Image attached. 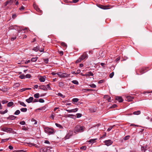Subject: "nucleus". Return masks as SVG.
I'll list each match as a JSON object with an SVG mask.
<instances>
[{
    "label": "nucleus",
    "mask_w": 152,
    "mask_h": 152,
    "mask_svg": "<svg viewBox=\"0 0 152 152\" xmlns=\"http://www.w3.org/2000/svg\"><path fill=\"white\" fill-rule=\"evenodd\" d=\"M85 129L84 126H81L80 125H76L74 129V132L75 134L78 132H83Z\"/></svg>",
    "instance_id": "1"
},
{
    "label": "nucleus",
    "mask_w": 152,
    "mask_h": 152,
    "mask_svg": "<svg viewBox=\"0 0 152 152\" xmlns=\"http://www.w3.org/2000/svg\"><path fill=\"white\" fill-rule=\"evenodd\" d=\"M88 57V55L87 53V52H84L81 56L77 59L75 61L76 63H77L80 62L81 61L84 59H87Z\"/></svg>",
    "instance_id": "2"
},
{
    "label": "nucleus",
    "mask_w": 152,
    "mask_h": 152,
    "mask_svg": "<svg viewBox=\"0 0 152 152\" xmlns=\"http://www.w3.org/2000/svg\"><path fill=\"white\" fill-rule=\"evenodd\" d=\"M44 130L45 132L49 135L53 134L54 133L53 129L52 128L46 127L45 128Z\"/></svg>",
    "instance_id": "3"
},
{
    "label": "nucleus",
    "mask_w": 152,
    "mask_h": 152,
    "mask_svg": "<svg viewBox=\"0 0 152 152\" xmlns=\"http://www.w3.org/2000/svg\"><path fill=\"white\" fill-rule=\"evenodd\" d=\"M1 130L3 132L10 133L11 132V131H12V129L7 127H3L1 129Z\"/></svg>",
    "instance_id": "4"
},
{
    "label": "nucleus",
    "mask_w": 152,
    "mask_h": 152,
    "mask_svg": "<svg viewBox=\"0 0 152 152\" xmlns=\"http://www.w3.org/2000/svg\"><path fill=\"white\" fill-rule=\"evenodd\" d=\"M105 145L109 146L111 145L113 143V142L110 140H106L104 141Z\"/></svg>",
    "instance_id": "5"
},
{
    "label": "nucleus",
    "mask_w": 152,
    "mask_h": 152,
    "mask_svg": "<svg viewBox=\"0 0 152 152\" xmlns=\"http://www.w3.org/2000/svg\"><path fill=\"white\" fill-rule=\"evenodd\" d=\"M94 75V74L93 73L91 72H89L87 73L85 75H82L83 76L87 77H89L90 76H93Z\"/></svg>",
    "instance_id": "6"
},
{
    "label": "nucleus",
    "mask_w": 152,
    "mask_h": 152,
    "mask_svg": "<svg viewBox=\"0 0 152 152\" xmlns=\"http://www.w3.org/2000/svg\"><path fill=\"white\" fill-rule=\"evenodd\" d=\"M66 110L68 112V113L75 112L77 111L78 109L77 108H76L71 110L66 109Z\"/></svg>",
    "instance_id": "7"
},
{
    "label": "nucleus",
    "mask_w": 152,
    "mask_h": 152,
    "mask_svg": "<svg viewBox=\"0 0 152 152\" xmlns=\"http://www.w3.org/2000/svg\"><path fill=\"white\" fill-rule=\"evenodd\" d=\"M126 100L128 102H130L133 99H134V97H131L130 96H126Z\"/></svg>",
    "instance_id": "8"
},
{
    "label": "nucleus",
    "mask_w": 152,
    "mask_h": 152,
    "mask_svg": "<svg viewBox=\"0 0 152 152\" xmlns=\"http://www.w3.org/2000/svg\"><path fill=\"white\" fill-rule=\"evenodd\" d=\"M70 76V74L65 73H62L61 77H67Z\"/></svg>",
    "instance_id": "9"
},
{
    "label": "nucleus",
    "mask_w": 152,
    "mask_h": 152,
    "mask_svg": "<svg viewBox=\"0 0 152 152\" xmlns=\"http://www.w3.org/2000/svg\"><path fill=\"white\" fill-rule=\"evenodd\" d=\"M46 77L45 76H40L39 78V80L41 82H44L45 80Z\"/></svg>",
    "instance_id": "10"
},
{
    "label": "nucleus",
    "mask_w": 152,
    "mask_h": 152,
    "mask_svg": "<svg viewBox=\"0 0 152 152\" xmlns=\"http://www.w3.org/2000/svg\"><path fill=\"white\" fill-rule=\"evenodd\" d=\"M33 99V97H30L28 99H26V101L28 103H30L32 102Z\"/></svg>",
    "instance_id": "11"
},
{
    "label": "nucleus",
    "mask_w": 152,
    "mask_h": 152,
    "mask_svg": "<svg viewBox=\"0 0 152 152\" xmlns=\"http://www.w3.org/2000/svg\"><path fill=\"white\" fill-rule=\"evenodd\" d=\"M115 99L116 100L120 102H122L123 101L122 98L119 96H117L116 97Z\"/></svg>",
    "instance_id": "12"
},
{
    "label": "nucleus",
    "mask_w": 152,
    "mask_h": 152,
    "mask_svg": "<svg viewBox=\"0 0 152 152\" xmlns=\"http://www.w3.org/2000/svg\"><path fill=\"white\" fill-rule=\"evenodd\" d=\"M98 7L99 8H100L102 9H104V10H106V9H108L107 7L106 6H103L102 5H99L98 6Z\"/></svg>",
    "instance_id": "13"
},
{
    "label": "nucleus",
    "mask_w": 152,
    "mask_h": 152,
    "mask_svg": "<svg viewBox=\"0 0 152 152\" xmlns=\"http://www.w3.org/2000/svg\"><path fill=\"white\" fill-rule=\"evenodd\" d=\"M39 89L45 91L47 90L46 87L44 85H42L39 86Z\"/></svg>",
    "instance_id": "14"
},
{
    "label": "nucleus",
    "mask_w": 152,
    "mask_h": 152,
    "mask_svg": "<svg viewBox=\"0 0 152 152\" xmlns=\"http://www.w3.org/2000/svg\"><path fill=\"white\" fill-rule=\"evenodd\" d=\"M16 118V117L13 115H11L9 116V117L7 118L10 120H14Z\"/></svg>",
    "instance_id": "15"
},
{
    "label": "nucleus",
    "mask_w": 152,
    "mask_h": 152,
    "mask_svg": "<svg viewBox=\"0 0 152 152\" xmlns=\"http://www.w3.org/2000/svg\"><path fill=\"white\" fill-rule=\"evenodd\" d=\"M79 100V99L77 98H73L72 99V102L73 104H75V103L77 102Z\"/></svg>",
    "instance_id": "16"
},
{
    "label": "nucleus",
    "mask_w": 152,
    "mask_h": 152,
    "mask_svg": "<svg viewBox=\"0 0 152 152\" xmlns=\"http://www.w3.org/2000/svg\"><path fill=\"white\" fill-rule=\"evenodd\" d=\"M38 57L32 58L31 59V61L32 62H36L37 60Z\"/></svg>",
    "instance_id": "17"
},
{
    "label": "nucleus",
    "mask_w": 152,
    "mask_h": 152,
    "mask_svg": "<svg viewBox=\"0 0 152 152\" xmlns=\"http://www.w3.org/2000/svg\"><path fill=\"white\" fill-rule=\"evenodd\" d=\"M55 125L56 126L58 127L60 129H63V127L62 125L58 123H56Z\"/></svg>",
    "instance_id": "18"
},
{
    "label": "nucleus",
    "mask_w": 152,
    "mask_h": 152,
    "mask_svg": "<svg viewBox=\"0 0 152 152\" xmlns=\"http://www.w3.org/2000/svg\"><path fill=\"white\" fill-rule=\"evenodd\" d=\"M141 112L140 111L138 110L134 112L133 114L135 115H139L140 114Z\"/></svg>",
    "instance_id": "19"
},
{
    "label": "nucleus",
    "mask_w": 152,
    "mask_h": 152,
    "mask_svg": "<svg viewBox=\"0 0 152 152\" xmlns=\"http://www.w3.org/2000/svg\"><path fill=\"white\" fill-rule=\"evenodd\" d=\"M14 103L12 102H10L8 103L7 104V106L8 107H10L12 106L13 105V104Z\"/></svg>",
    "instance_id": "20"
},
{
    "label": "nucleus",
    "mask_w": 152,
    "mask_h": 152,
    "mask_svg": "<svg viewBox=\"0 0 152 152\" xmlns=\"http://www.w3.org/2000/svg\"><path fill=\"white\" fill-rule=\"evenodd\" d=\"M20 85V84L19 83H16L14 85L13 87L14 88H16L18 87Z\"/></svg>",
    "instance_id": "21"
},
{
    "label": "nucleus",
    "mask_w": 152,
    "mask_h": 152,
    "mask_svg": "<svg viewBox=\"0 0 152 152\" xmlns=\"http://www.w3.org/2000/svg\"><path fill=\"white\" fill-rule=\"evenodd\" d=\"M39 46H37L36 47L34 48H33V50L36 52H37L39 50Z\"/></svg>",
    "instance_id": "22"
},
{
    "label": "nucleus",
    "mask_w": 152,
    "mask_h": 152,
    "mask_svg": "<svg viewBox=\"0 0 152 152\" xmlns=\"http://www.w3.org/2000/svg\"><path fill=\"white\" fill-rule=\"evenodd\" d=\"M20 110L22 112H26L27 111V108H22L20 109Z\"/></svg>",
    "instance_id": "23"
},
{
    "label": "nucleus",
    "mask_w": 152,
    "mask_h": 152,
    "mask_svg": "<svg viewBox=\"0 0 152 152\" xmlns=\"http://www.w3.org/2000/svg\"><path fill=\"white\" fill-rule=\"evenodd\" d=\"M19 103L20 104V105L23 107H25L26 106V105L23 102L19 101Z\"/></svg>",
    "instance_id": "24"
},
{
    "label": "nucleus",
    "mask_w": 152,
    "mask_h": 152,
    "mask_svg": "<svg viewBox=\"0 0 152 152\" xmlns=\"http://www.w3.org/2000/svg\"><path fill=\"white\" fill-rule=\"evenodd\" d=\"M97 140V139H94L90 140L88 141V142L90 143H93L95 142H96V140Z\"/></svg>",
    "instance_id": "25"
},
{
    "label": "nucleus",
    "mask_w": 152,
    "mask_h": 152,
    "mask_svg": "<svg viewBox=\"0 0 152 152\" xmlns=\"http://www.w3.org/2000/svg\"><path fill=\"white\" fill-rule=\"evenodd\" d=\"M89 86L93 88H95L96 87V86L94 83L90 84Z\"/></svg>",
    "instance_id": "26"
},
{
    "label": "nucleus",
    "mask_w": 152,
    "mask_h": 152,
    "mask_svg": "<svg viewBox=\"0 0 152 152\" xmlns=\"http://www.w3.org/2000/svg\"><path fill=\"white\" fill-rule=\"evenodd\" d=\"M72 83L76 85H78L79 84V83L78 81L76 80H73L72 81Z\"/></svg>",
    "instance_id": "27"
},
{
    "label": "nucleus",
    "mask_w": 152,
    "mask_h": 152,
    "mask_svg": "<svg viewBox=\"0 0 152 152\" xmlns=\"http://www.w3.org/2000/svg\"><path fill=\"white\" fill-rule=\"evenodd\" d=\"M34 96L35 98H38L39 97V94L38 93L35 94L34 95Z\"/></svg>",
    "instance_id": "28"
},
{
    "label": "nucleus",
    "mask_w": 152,
    "mask_h": 152,
    "mask_svg": "<svg viewBox=\"0 0 152 152\" xmlns=\"http://www.w3.org/2000/svg\"><path fill=\"white\" fill-rule=\"evenodd\" d=\"M61 46H63V47H64L65 48H66L67 47V45L64 42H62L61 43Z\"/></svg>",
    "instance_id": "29"
},
{
    "label": "nucleus",
    "mask_w": 152,
    "mask_h": 152,
    "mask_svg": "<svg viewBox=\"0 0 152 152\" xmlns=\"http://www.w3.org/2000/svg\"><path fill=\"white\" fill-rule=\"evenodd\" d=\"M58 95L59 96L63 98H64L65 97V96L63 95L61 93H59L58 94Z\"/></svg>",
    "instance_id": "30"
},
{
    "label": "nucleus",
    "mask_w": 152,
    "mask_h": 152,
    "mask_svg": "<svg viewBox=\"0 0 152 152\" xmlns=\"http://www.w3.org/2000/svg\"><path fill=\"white\" fill-rule=\"evenodd\" d=\"M20 113V111L19 110H17L14 113V114L18 115Z\"/></svg>",
    "instance_id": "31"
},
{
    "label": "nucleus",
    "mask_w": 152,
    "mask_h": 152,
    "mask_svg": "<svg viewBox=\"0 0 152 152\" xmlns=\"http://www.w3.org/2000/svg\"><path fill=\"white\" fill-rule=\"evenodd\" d=\"M31 77V75L30 74H28L25 75V78H30Z\"/></svg>",
    "instance_id": "32"
},
{
    "label": "nucleus",
    "mask_w": 152,
    "mask_h": 152,
    "mask_svg": "<svg viewBox=\"0 0 152 152\" xmlns=\"http://www.w3.org/2000/svg\"><path fill=\"white\" fill-rule=\"evenodd\" d=\"M130 137V136L129 135L126 136L124 137L123 139L124 140H127L129 139Z\"/></svg>",
    "instance_id": "33"
},
{
    "label": "nucleus",
    "mask_w": 152,
    "mask_h": 152,
    "mask_svg": "<svg viewBox=\"0 0 152 152\" xmlns=\"http://www.w3.org/2000/svg\"><path fill=\"white\" fill-rule=\"evenodd\" d=\"M68 133L71 136L73 134V132L72 130H69Z\"/></svg>",
    "instance_id": "34"
},
{
    "label": "nucleus",
    "mask_w": 152,
    "mask_h": 152,
    "mask_svg": "<svg viewBox=\"0 0 152 152\" xmlns=\"http://www.w3.org/2000/svg\"><path fill=\"white\" fill-rule=\"evenodd\" d=\"M76 115V117L77 118H79L81 117L82 116V114L81 113H77Z\"/></svg>",
    "instance_id": "35"
},
{
    "label": "nucleus",
    "mask_w": 152,
    "mask_h": 152,
    "mask_svg": "<svg viewBox=\"0 0 152 152\" xmlns=\"http://www.w3.org/2000/svg\"><path fill=\"white\" fill-rule=\"evenodd\" d=\"M71 136L68 133L65 137V138L66 139H68Z\"/></svg>",
    "instance_id": "36"
},
{
    "label": "nucleus",
    "mask_w": 152,
    "mask_h": 152,
    "mask_svg": "<svg viewBox=\"0 0 152 152\" xmlns=\"http://www.w3.org/2000/svg\"><path fill=\"white\" fill-rule=\"evenodd\" d=\"M59 86L61 87H63L64 86V83L62 82H60L59 83Z\"/></svg>",
    "instance_id": "37"
},
{
    "label": "nucleus",
    "mask_w": 152,
    "mask_h": 152,
    "mask_svg": "<svg viewBox=\"0 0 152 152\" xmlns=\"http://www.w3.org/2000/svg\"><path fill=\"white\" fill-rule=\"evenodd\" d=\"M9 138H7V139H2L1 140V142H4L6 141H8V140H9Z\"/></svg>",
    "instance_id": "38"
},
{
    "label": "nucleus",
    "mask_w": 152,
    "mask_h": 152,
    "mask_svg": "<svg viewBox=\"0 0 152 152\" xmlns=\"http://www.w3.org/2000/svg\"><path fill=\"white\" fill-rule=\"evenodd\" d=\"M19 77L21 79H24L25 78V75H22L19 76Z\"/></svg>",
    "instance_id": "39"
},
{
    "label": "nucleus",
    "mask_w": 152,
    "mask_h": 152,
    "mask_svg": "<svg viewBox=\"0 0 152 152\" xmlns=\"http://www.w3.org/2000/svg\"><path fill=\"white\" fill-rule=\"evenodd\" d=\"M80 149L85 150L86 149V146H83L82 147H80Z\"/></svg>",
    "instance_id": "40"
},
{
    "label": "nucleus",
    "mask_w": 152,
    "mask_h": 152,
    "mask_svg": "<svg viewBox=\"0 0 152 152\" xmlns=\"http://www.w3.org/2000/svg\"><path fill=\"white\" fill-rule=\"evenodd\" d=\"M55 116V114L54 113H53L50 116V117L52 118V119L54 120V117Z\"/></svg>",
    "instance_id": "41"
},
{
    "label": "nucleus",
    "mask_w": 152,
    "mask_h": 152,
    "mask_svg": "<svg viewBox=\"0 0 152 152\" xmlns=\"http://www.w3.org/2000/svg\"><path fill=\"white\" fill-rule=\"evenodd\" d=\"M31 121L32 122H34V124H36L37 123V121L34 119H32Z\"/></svg>",
    "instance_id": "42"
},
{
    "label": "nucleus",
    "mask_w": 152,
    "mask_h": 152,
    "mask_svg": "<svg viewBox=\"0 0 152 152\" xmlns=\"http://www.w3.org/2000/svg\"><path fill=\"white\" fill-rule=\"evenodd\" d=\"M104 82V79L101 80H100L98 82V83L99 84H100L102 83H103Z\"/></svg>",
    "instance_id": "43"
},
{
    "label": "nucleus",
    "mask_w": 152,
    "mask_h": 152,
    "mask_svg": "<svg viewBox=\"0 0 152 152\" xmlns=\"http://www.w3.org/2000/svg\"><path fill=\"white\" fill-rule=\"evenodd\" d=\"M20 124L22 125H24L26 124V122L24 121H22L20 122Z\"/></svg>",
    "instance_id": "44"
},
{
    "label": "nucleus",
    "mask_w": 152,
    "mask_h": 152,
    "mask_svg": "<svg viewBox=\"0 0 152 152\" xmlns=\"http://www.w3.org/2000/svg\"><path fill=\"white\" fill-rule=\"evenodd\" d=\"M114 72H113L110 74L109 77L110 78H112L114 76Z\"/></svg>",
    "instance_id": "45"
},
{
    "label": "nucleus",
    "mask_w": 152,
    "mask_h": 152,
    "mask_svg": "<svg viewBox=\"0 0 152 152\" xmlns=\"http://www.w3.org/2000/svg\"><path fill=\"white\" fill-rule=\"evenodd\" d=\"M28 145L29 146H35V145H36V144H34L33 143H30V142L28 143Z\"/></svg>",
    "instance_id": "46"
},
{
    "label": "nucleus",
    "mask_w": 152,
    "mask_h": 152,
    "mask_svg": "<svg viewBox=\"0 0 152 152\" xmlns=\"http://www.w3.org/2000/svg\"><path fill=\"white\" fill-rule=\"evenodd\" d=\"M144 69L143 68H142L140 70V71L141 74H143L145 72H144Z\"/></svg>",
    "instance_id": "47"
},
{
    "label": "nucleus",
    "mask_w": 152,
    "mask_h": 152,
    "mask_svg": "<svg viewBox=\"0 0 152 152\" xmlns=\"http://www.w3.org/2000/svg\"><path fill=\"white\" fill-rule=\"evenodd\" d=\"M49 61L48 58H45L44 59V62L45 64H48Z\"/></svg>",
    "instance_id": "48"
},
{
    "label": "nucleus",
    "mask_w": 152,
    "mask_h": 152,
    "mask_svg": "<svg viewBox=\"0 0 152 152\" xmlns=\"http://www.w3.org/2000/svg\"><path fill=\"white\" fill-rule=\"evenodd\" d=\"M38 101L40 103H43L45 102L44 100L42 99H40Z\"/></svg>",
    "instance_id": "49"
},
{
    "label": "nucleus",
    "mask_w": 152,
    "mask_h": 152,
    "mask_svg": "<svg viewBox=\"0 0 152 152\" xmlns=\"http://www.w3.org/2000/svg\"><path fill=\"white\" fill-rule=\"evenodd\" d=\"M62 73L61 72H59L57 73V75L59 77H61L62 75Z\"/></svg>",
    "instance_id": "50"
},
{
    "label": "nucleus",
    "mask_w": 152,
    "mask_h": 152,
    "mask_svg": "<svg viewBox=\"0 0 152 152\" xmlns=\"http://www.w3.org/2000/svg\"><path fill=\"white\" fill-rule=\"evenodd\" d=\"M110 126V127L107 129V131L108 132H109L113 128V126Z\"/></svg>",
    "instance_id": "51"
},
{
    "label": "nucleus",
    "mask_w": 152,
    "mask_h": 152,
    "mask_svg": "<svg viewBox=\"0 0 152 152\" xmlns=\"http://www.w3.org/2000/svg\"><path fill=\"white\" fill-rule=\"evenodd\" d=\"M8 1L9 2H8V4L9 5H11L12 4V1L11 0H10V1Z\"/></svg>",
    "instance_id": "52"
},
{
    "label": "nucleus",
    "mask_w": 152,
    "mask_h": 152,
    "mask_svg": "<svg viewBox=\"0 0 152 152\" xmlns=\"http://www.w3.org/2000/svg\"><path fill=\"white\" fill-rule=\"evenodd\" d=\"M8 102V101H6V100H3L1 102L2 103V104H5V103H7Z\"/></svg>",
    "instance_id": "53"
},
{
    "label": "nucleus",
    "mask_w": 152,
    "mask_h": 152,
    "mask_svg": "<svg viewBox=\"0 0 152 152\" xmlns=\"http://www.w3.org/2000/svg\"><path fill=\"white\" fill-rule=\"evenodd\" d=\"M37 10V11L39 13H42V10H40L39 8H38V9H37V10Z\"/></svg>",
    "instance_id": "54"
},
{
    "label": "nucleus",
    "mask_w": 152,
    "mask_h": 152,
    "mask_svg": "<svg viewBox=\"0 0 152 152\" xmlns=\"http://www.w3.org/2000/svg\"><path fill=\"white\" fill-rule=\"evenodd\" d=\"M141 150L143 152H144L145 150V148H144V147H142L141 148Z\"/></svg>",
    "instance_id": "55"
},
{
    "label": "nucleus",
    "mask_w": 152,
    "mask_h": 152,
    "mask_svg": "<svg viewBox=\"0 0 152 152\" xmlns=\"http://www.w3.org/2000/svg\"><path fill=\"white\" fill-rule=\"evenodd\" d=\"M47 88L50 89V90H51V89L50 88L49 84H48L46 85Z\"/></svg>",
    "instance_id": "56"
},
{
    "label": "nucleus",
    "mask_w": 152,
    "mask_h": 152,
    "mask_svg": "<svg viewBox=\"0 0 152 152\" xmlns=\"http://www.w3.org/2000/svg\"><path fill=\"white\" fill-rule=\"evenodd\" d=\"M80 69H79L77 70L76 73V74H78L80 73Z\"/></svg>",
    "instance_id": "57"
},
{
    "label": "nucleus",
    "mask_w": 152,
    "mask_h": 152,
    "mask_svg": "<svg viewBox=\"0 0 152 152\" xmlns=\"http://www.w3.org/2000/svg\"><path fill=\"white\" fill-rule=\"evenodd\" d=\"M16 37H12L11 38V40L13 41L14 40H15V39H16Z\"/></svg>",
    "instance_id": "58"
},
{
    "label": "nucleus",
    "mask_w": 152,
    "mask_h": 152,
    "mask_svg": "<svg viewBox=\"0 0 152 152\" xmlns=\"http://www.w3.org/2000/svg\"><path fill=\"white\" fill-rule=\"evenodd\" d=\"M9 148L11 150L13 149V147L12 145H10L9 146Z\"/></svg>",
    "instance_id": "59"
},
{
    "label": "nucleus",
    "mask_w": 152,
    "mask_h": 152,
    "mask_svg": "<svg viewBox=\"0 0 152 152\" xmlns=\"http://www.w3.org/2000/svg\"><path fill=\"white\" fill-rule=\"evenodd\" d=\"M16 14H13L12 15V18L14 19L16 18Z\"/></svg>",
    "instance_id": "60"
},
{
    "label": "nucleus",
    "mask_w": 152,
    "mask_h": 152,
    "mask_svg": "<svg viewBox=\"0 0 152 152\" xmlns=\"http://www.w3.org/2000/svg\"><path fill=\"white\" fill-rule=\"evenodd\" d=\"M31 61V60H29L27 61H26L25 62V64H27L29 63H30Z\"/></svg>",
    "instance_id": "61"
},
{
    "label": "nucleus",
    "mask_w": 152,
    "mask_h": 152,
    "mask_svg": "<svg viewBox=\"0 0 152 152\" xmlns=\"http://www.w3.org/2000/svg\"><path fill=\"white\" fill-rule=\"evenodd\" d=\"M44 143L46 144H49L50 142L48 140H46L45 141Z\"/></svg>",
    "instance_id": "62"
},
{
    "label": "nucleus",
    "mask_w": 152,
    "mask_h": 152,
    "mask_svg": "<svg viewBox=\"0 0 152 152\" xmlns=\"http://www.w3.org/2000/svg\"><path fill=\"white\" fill-rule=\"evenodd\" d=\"M34 9H35L36 10L38 8V7L37 6L35 5H34Z\"/></svg>",
    "instance_id": "63"
},
{
    "label": "nucleus",
    "mask_w": 152,
    "mask_h": 152,
    "mask_svg": "<svg viewBox=\"0 0 152 152\" xmlns=\"http://www.w3.org/2000/svg\"><path fill=\"white\" fill-rule=\"evenodd\" d=\"M24 7L23 6H22L19 9L20 10H24Z\"/></svg>",
    "instance_id": "64"
}]
</instances>
